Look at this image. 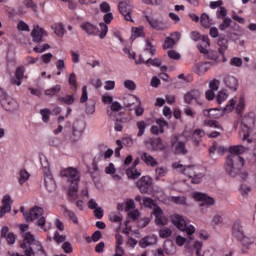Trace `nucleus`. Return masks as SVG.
Returning <instances> with one entry per match:
<instances>
[{
	"mask_svg": "<svg viewBox=\"0 0 256 256\" xmlns=\"http://www.w3.org/2000/svg\"><path fill=\"white\" fill-rule=\"evenodd\" d=\"M243 165H245V159L241 155L230 154L228 155L225 163V172L229 177H240L243 181L247 179V172L242 171Z\"/></svg>",
	"mask_w": 256,
	"mask_h": 256,
	"instance_id": "nucleus-1",
	"label": "nucleus"
},
{
	"mask_svg": "<svg viewBox=\"0 0 256 256\" xmlns=\"http://www.w3.org/2000/svg\"><path fill=\"white\" fill-rule=\"evenodd\" d=\"M24 242L20 245L23 249V253L26 256H47V252L41 245V242L35 239V236L31 232L23 234Z\"/></svg>",
	"mask_w": 256,
	"mask_h": 256,
	"instance_id": "nucleus-2",
	"label": "nucleus"
},
{
	"mask_svg": "<svg viewBox=\"0 0 256 256\" xmlns=\"http://www.w3.org/2000/svg\"><path fill=\"white\" fill-rule=\"evenodd\" d=\"M61 177H67L69 183H71V186L68 190V196L69 201L71 203H74V201H77L79 199V195H77L79 186L77 183H79V171L75 168H68L66 170H63L61 172Z\"/></svg>",
	"mask_w": 256,
	"mask_h": 256,
	"instance_id": "nucleus-3",
	"label": "nucleus"
},
{
	"mask_svg": "<svg viewBox=\"0 0 256 256\" xmlns=\"http://www.w3.org/2000/svg\"><path fill=\"white\" fill-rule=\"evenodd\" d=\"M173 168L179 169L180 173L187 175L194 185H199L203 181V177H205V174L195 171V165L183 166V164L176 162L173 164Z\"/></svg>",
	"mask_w": 256,
	"mask_h": 256,
	"instance_id": "nucleus-4",
	"label": "nucleus"
},
{
	"mask_svg": "<svg viewBox=\"0 0 256 256\" xmlns=\"http://www.w3.org/2000/svg\"><path fill=\"white\" fill-rule=\"evenodd\" d=\"M43 213L44 211L42 207L34 206L33 208L30 209L28 213H24V219L28 222L37 221L36 225L43 229L46 223L45 216H43Z\"/></svg>",
	"mask_w": 256,
	"mask_h": 256,
	"instance_id": "nucleus-5",
	"label": "nucleus"
},
{
	"mask_svg": "<svg viewBox=\"0 0 256 256\" xmlns=\"http://www.w3.org/2000/svg\"><path fill=\"white\" fill-rule=\"evenodd\" d=\"M172 223L175 227H177V229H179V231H186L187 235H189L188 243H190V241H193V237H191V235L195 233V226H187V221H185V218H183V216L179 214H175L172 216Z\"/></svg>",
	"mask_w": 256,
	"mask_h": 256,
	"instance_id": "nucleus-6",
	"label": "nucleus"
},
{
	"mask_svg": "<svg viewBox=\"0 0 256 256\" xmlns=\"http://www.w3.org/2000/svg\"><path fill=\"white\" fill-rule=\"evenodd\" d=\"M118 11L123 15L125 21H131L133 23V18L131 17V12L133 11V4L131 1L124 0L119 2L118 4Z\"/></svg>",
	"mask_w": 256,
	"mask_h": 256,
	"instance_id": "nucleus-7",
	"label": "nucleus"
},
{
	"mask_svg": "<svg viewBox=\"0 0 256 256\" xmlns=\"http://www.w3.org/2000/svg\"><path fill=\"white\" fill-rule=\"evenodd\" d=\"M140 193H151L153 191V179L150 176H143L136 182Z\"/></svg>",
	"mask_w": 256,
	"mask_h": 256,
	"instance_id": "nucleus-8",
	"label": "nucleus"
},
{
	"mask_svg": "<svg viewBox=\"0 0 256 256\" xmlns=\"http://www.w3.org/2000/svg\"><path fill=\"white\" fill-rule=\"evenodd\" d=\"M47 35L49 34L41 26L37 24L33 26V29L31 31V37L34 43H43V37H47Z\"/></svg>",
	"mask_w": 256,
	"mask_h": 256,
	"instance_id": "nucleus-9",
	"label": "nucleus"
},
{
	"mask_svg": "<svg viewBox=\"0 0 256 256\" xmlns=\"http://www.w3.org/2000/svg\"><path fill=\"white\" fill-rule=\"evenodd\" d=\"M103 21L99 24L101 32L99 34L100 39H105L107 33L109 32V26L111 21H113V13L109 12L103 16Z\"/></svg>",
	"mask_w": 256,
	"mask_h": 256,
	"instance_id": "nucleus-10",
	"label": "nucleus"
},
{
	"mask_svg": "<svg viewBox=\"0 0 256 256\" xmlns=\"http://www.w3.org/2000/svg\"><path fill=\"white\" fill-rule=\"evenodd\" d=\"M194 199L196 201H201L200 207H211V205H215V199L207 196V194H201L199 192L194 193Z\"/></svg>",
	"mask_w": 256,
	"mask_h": 256,
	"instance_id": "nucleus-11",
	"label": "nucleus"
},
{
	"mask_svg": "<svg viewBox=\"0 0 256 256\" xmlns=\"http://www.w3.org/2000/svg\"><path fill=\"white\" fill-rule=\"evenodd\" d=\"M1 105L5 111H9L10 113H13V111H17V109H19V104H17V101L9 96L2 100Z\"/></svg>",
	"mask_w": 256,
	"mask_h": 256,
	"instance_id": "nucleus-12",
	"label": "nucleus"
},
{
	"mask_svg": "<svg viewBox=\"0 0 256 256\" xmlns=\"http://www.w3.org/2000/svg\"><path fill=\"white\" fill-rule=\"evenodd\" d=\"M80 29L84 30V32L90 36L97 37V35H99V28L91 22H82Z\"/></svg>",
	"mask_w": 256,
	"mask_h": 256,
	"instance_id": "nucleus-13",
	"label": "nucleus"
},
{
	"mask_svg": "<svg viewBox=\"0 0 256 256\" xmlns=\"http://www.w3.org/2000/svg\"><path fill=\"white\" fill-rule=\"evenodd\" d=\"M23 77H25V68L23 66H18L15 70L14 77L10 79L11 85L21 86Z\"/></svg>",
	"mask_w": 256,
	"mask_h": 256,
	"instance_id": "nucleus-14",
	"label": "nucleus"
},
{
	"mask_svg": "<svg viewBox=\"0 0 256 256\" xmlns=\"http://www.w3.org/2000/svg\"><path fill=\"white\" fill-rule=\"evenodd\" d=\"M249 123H255L253 118L245 117L242 119V131L244 133L242 140L251 143V139H249Z\"/></svg>",
	"mask_w": 256,
	"mask_h": 256,
	"instance_id": "nucleus-15",
	"label": "nucleus"
},
{
	"mask_svg": "<svg viewBox=\"0 0 256 256\" xmlns=\"http://www.w3.org/2000/svg\"><path fill=\"white\" fill-rule=\"evenodd\" d=\"M145 19L148 21L149 25L157 31H164V29H167V24H164L163 21L159 19L152 18L149 15H146Z\"/></svg>",
	"mask_w": 256,
	"mask_h": 256,
	"instance_id": "nucleus-16",
	"label": "nucleus"
},
{
	"mask_svg": "<svg viewBox=\"0 0 256 256\" xmlns=\"http://www.w3.org/2000/svg\"><path fill=\"white\" fill-rule=\"evenodd\" d=\"M44 183L46 189L50 193H52V191H55V189L57 188V184H55V180L53 179V174H51V172L44 174Z\"/></svg>",
	"mask_w": 256,
	"mask_h": 256,
	"instance_id": "nucleus-17",
	"label": "nucleus"
},
{
	"mask_svg": "<svg viewBox=\"0 0 256 256\" xmlns=\"http://www.w3.org/2000/svg\"><path fill=\"white\" fill-rule=\"evenodd\" d=\"M224 84L230 91H237L239 87V81L234 76L228 75L224 78Z\"/></svg>",
	"mask_w": 256,
	"mask_h": 256,
	"instance_id": "nucleus-18",
	"label": "nucleus"
},
{
	"mask_svg": "<svg viewBox=\"0 0 256 256\" xmlns=\"http://www.w3.org/2000/svg\"><path fill=\"white\" fill-rule=\"evenodd\" d=\"M2 203L3 207L0 208V217H3L6 213H9V211H11V203H13V201L11 200V196L5 195Z\"/></svg>",
	"mask_w": 256,
	"mask_h": 256,
	"instance_id": "nucleus-19",
	"label": "nucleus"
},
{
	"mask_svg": "<svg viewBox=\"0 0 256 256\" xmlns=\"http://www.w3.org/2000/svg\"><path fill=\"white\" fill-rule=\"evenodd\" d=\"M232 235L235 239L240 241L245 236V232L243 231V226L239 222H235L232 227Z\"/></svg>",
	"mask_w": 256,
	"mask_h": 256,
	"instance_id": "nucleus-20",
	"label": "nucleus"
},
{
	"mask_svg": "<svg viewBox=\"0 0 256 256\" xmlns=\"http://www.w3.org/2000/svg\"><path fill=\"white\" fill-rule=\"evenodd\" d=\"M218 45H219L218 51H219L220 55H222V57H223V63H225V61H227V59L225 58V51L227 49H229V43L227 42V39L219 38Z\"/></svg>",
	"mask_w": 256,
	"mask_h": 256,
	"instance_id": "nucleus-21",
	"label": "nucleus"
},
{
	"mask_svg": "<svg viewBox=\"0 0 256 256\" xmlns=\"http://www.w3.org/2000/svg\"><path fill=\"white\" fill-rule=\"evenodd\" d=\"M199 97H201V92L199 90H191L190 92L186 93L184 97L185 103H187L188 105H191V102L193 100L197 101Z\"/></svg>",
	"mask_w": 256,
	"mask_h": 256,
	"instance_id": "nucleus-22",
	"label": "nucleus"
},
{
	"mask_svg": "<svg viewBox=\"0 0 256 256\" xmlns=\"http://www.w3.org/2000/svg\"><path fill=\"white\" fill-rule=\"evenodd\" d=\"M173 147H174V153L176 155H187V148H185V143L184 142L176 140L173 143Z\"/></svg>",
	"mask_w": 256,
	"mask_h": 256,
	"instance_id": "nucleus-23",
	"label": "nucleus"
},
{
	"mask_svg": "<svg viewBox=\"0 0 256 256\" xmlns=\"http://www.w3.org/2000/svg\"><path fill=\"white\" fill-rule=\"evenodd\" d=\"M140 247L145 249L151 245H157V238L155 236H147L140 240L139 242Z\"/></svg>",
	"mask_w": 256,
	"mask_h": 256,
	"instance_id": "nucleus-24",
	"label": "nucleus"
},
{
	"mask_svg": "<svg viewBox=\"0 0 256 256\" xmlns=\"http://www.w3.org/2000/svg\"><path fill=\"white\" fill-rule=\"evenodd\" d=\"M154 215L156 225H167V219L163 218V210L159 207L155 208Z\"/></svg>",
	"mask_w": 256,
	"mask_h": 256,
	"instance_id": "nucleus-25",
	"label": "nucleus"
},
{
	"mask_svg": "<svg viewBox=\"0 0 256 256\" xmlns=\"http://www.w3.org/2000/svg\"><path fill=\"white\" fill-rule=\"evenodd\" d=\"M141 159L146 165H149L150 167L157 166V160H155V158H153V156L147 152L142 153Z\"/></svg>",
	"mask_w": 256,
	"mask_h": 256,
	"instance_id": "nucleus-26",
	"label": "nucleus"
},
{
	"mask_svg": "<svg viewBox=\"0 0 256 256\" xmlns=\"http://www.w3.org/2000/svg\"><path fill=\"white\" fill-rule=\"evenodd\" d=\"M152 151H165V145H163V140L161 138H156L150 141Z\"/></svg>",
	"mask_w": 256,
	"mask_h": 256,
	"instance_id": "nucleus-27",
	"label": "nucleus"
},
{
	"mask_svg": "<svg viewBox=\"0 0 256 256\" xmlns=\"http://www.w3.org/2000/svg\"><path fill=\"white\" fill-rule=\"evenodd\" d=\"M126 175L128 179H139V177H141V171L137 170L135 167H130L127 169Z\"/></svg>",
	"mask_w": 256,
	"mask_h": 256,
	"instance_id": "nucleus-28",
	"label": "nucleus"
},
{
	"mask_svg": "<svg viewBox=\"0 0 256 256\" xmlns=\"http://www.w3.org/2000/svg\"><path fill=\"white\" fill-rule=\"evenodd\" d=\"M205 135V131L201 129H196L192 135V139L196 146H199V143H201V137Z\"/></svg>",
	"mask_w": 256,
	"mask_h": 256,
	"instance_id": "nucleus-29",
	"label": "nucleus"
},
{
	"mask_svg": "<svg viewBox=\"0 0 256 256\" xmlns=\"http://www.w3.org/2000/svg\"><path fill=\"white\" fill-rule=\"evenodd\" d=\"M52 29L57 37H63L65 35V27L61 23L53 24Z\"/></svg>",
	"mask_w": 256,
	"mask_h": 256,
	"instance_id": "nucleus-30",
	"label": "nucleus"
},
{
	"mask_svg": "<svg viewBox=\"0 0 256 256\" xmlns=\"http://www.w3.org/2000/svg\"><path fill=\"white\" fill-rule=\"evenodd\" d=\"M40 163L44 174L51 173V166L49 165V160H47L46 156H40Z\"/></svg>",
	"mask_w": 256,
	"mask_h": 256,
	"instance_id": "nucleus-31",
	"label": "nucleus"
},
{
	"mask_svg": "<svg viewBox=\"0 0 256 256\" xmlns=\"http://www.w3.org/2000/svg\"><path fill=\"white\" fill-rule=\"evenodd\" d=\"M215 151L218 155H223L227 149H225L223 146H218L217 143H214L209 149L210 155L215 153Z\"/></svg>",
	"mask_w": 256,
	"mask_h": 256,
	"instance_id": "nucleus-32",
	"label": "nucleus"
},
{
	"mask_svg": "<svg viewBox=\"0 0 256 256\" xmlns=\"http://www.w3.org/2000/svg\"><path fill=\"white\" fill-rule=\"evenodd\" d=\"M136 126L138 128L137 137H143V135H145V130L147 129V123L145 121H138Z\"/></svg>",
	"mask_w": 256,
	"mask_h": 256,
	"instance_id": "nucleus-33",
	"label": "nucleus"
},
{
	"mask_svg": "<svg viewBox=\"0 0 256 256\" xmlns=\"http://www.w3.org/2000/svg\"><path fill=\"white\" fill-rule=\"evenodd\" d=\"M200 23H201L202 27H205V29H209L212 25L211 18H209V15H207V14L201 15Z\"/></svg>",
	"mask_w": 256,
	"mask_h": 256,
	"instance_id": "nucleus-34",
	"label": "nucleus"
},
{
	"mask_svg": "<svg viewBox=\"0 0 256 256\" xmlns=\"http://www.w3.org/2000/svg\"><path fill=\"white\" fill-rule=\"evenodd\" d=\"M239 193L244 198L249 197V194L251 193V186H248L247 184H241L239 187Z\"/></svg>",
	"mask_w": 256,
	"mask_h": 256,
	"instance_id": "nucleus-35",
	"label": "nucleus"
},
{
	"mask_svg": "<svg viewBox=\"0 0 256 256\" xmlns=\"http://www.w3.org/2000/svg\"><path fill=\"white\" fill-rule=\"evenodd\" d=\"M81 131L77 130V128L73 127L72 128V134L70 136V141L71 143H77L79 139H81Z\"/></svg>",
	"mask_w": 256,
	"mask_h": 256,
	"instance_id": "nucleus-36",
	"label": "nucleus"
},
{
	"mask_svg": "<svg viewBox=\"0 0 256 256\" xmlns=\"http://www.w3.org/2000/svg\"><path fill=\"white\" fill-rule=\"evenodd\" d=\"M239 241H241L244 247H251L256 242V239L244 235Z\"/></svg>",
	"mask_w": 256,
	"mask_h": 256,
	"instance_id": "nucleus-37",
	"label": "nucleus"
},
{
	"mask_svg": "<svg viewBox=\"0 0 256 256\" xmlns=\"http://www.w3.org/2000/svg\"><path fill=\"white\" fill-rule=\"evenodd\" d=\"M110 119H112V121H115L116 125H115V130L116 131H123V126L119 123H121V119L117 118V116L115 115V113H108Z\"/></svg>",
	"mask_w": 256,
	"mask_h": 256,
	"instance_id": "nucleus-38",
	"label": "nucleus"
},
{
	"mask_svg": "<svg viewBox=\"0 0 256 256\" xmlns=\"http://www.w3.org/2000/svg\"><path fill=\"white\" fill-rule=\"evenodd\" d=\"M229 97V94H227V92H225V90H221L220 92H218L217 94V98L216 101L219 105H221V103H224V101H227V98Z\"/></svg>",
	"mask_w": 256,
	"mask_h": 256,
	"instance_id": "nucleus-39",
	"label": "nucleus"
},
{
	"mask_svg": "<svg viewBox=\"0 0 256 256\" xmlns=\"http://www.w3.org/2000/svg\"><path fill=\"white\" fill-rule=\"evenodd\" d=\"M204 125H206V127H214V129H220V131H223V126L215 120H205Z\"/></svg>",
	"mask_w": 256,
	"mask_h": 256,
	"instance_id": "nucleus-40",
	"label": "nucleus"
},
{
	"mask_svg": "<svg viewBox=\"0 0 256 256\" xmlns=\"http://www.w3.org/2000/svg\"><path fill=\"white\" fill-rule=\"evenodd\" d=\"M215 111H221V109H219V108H211L209 110H204L203 111V115L205 117H215V118L219 117L220 115H223V113H221V114H214Z\"/></svg>",
	"mask_w": 256,
	"mask_h": 256,
	"instance_id": "nucleus-41",
	"label": "nucleus"
},
{
	"mask_svg": "<svg viewBox=\"0 0 256 256\" xmlns=\"http://www.w3.org/2000/svg\"><path fill=\"white\" fill-rule=\"evenodd\" d=\"M137 37H145V33L143 32V27L132 28L131 39H137Z\"/></svg>",
	"mask_w": 256,
	"mask_h": 256,
	"instance_id": "nucleus-42",
	"label": "nucleus"
},
{
	"mask_svg": "<svg viewBox=\"0 0 256 256\" xmlns=\"http://www.w3.org/2000/svg\"><path fill=\"white\" fill-rule=\"evenodd\" d=\"M59 101H61V103H65L66 105H73V103H75V95H66L59 98Z\"/></svg>",
	"mask_w": 256,
	"mask_h": 256,
	"instance_id": "nucleus-43",
	"label": "nucleus"
},
{
	"mask_svg": "<svg viewBox=\"0 0 256 256\" xmlns=\"http://www.w3.org/2000/svg\"><path fill=\"white\" fill-rule=\"evenodd\" d=\"M63 209H64V213H66L69 219H71V221H73L77 225V223H79V220L77 219V215H75V212L67 209V207L65 206H63Z\"/></svg>",
	"mask_w": 256,
	"mask_h": 256,
	"instance_id": "nucleus-44",
	"label": "nucleus"
},
{
	"mask_svg": "<svg viewBox=\"0 0 256 256\" xmlns=\"http://www.w3.org/2000/svg\"><path fill=\"white\" fill-rule=\"evenodd\" d=\"M235 103H237V100L232 99L230 100L227 105L222 109V113H231L233 109H235Z\"/></svg>",
	"mask_w": 256,
	"mask_h": 256,
	"instance_id": "nucleus-45",
	"label": "nucleus"
},
{
	"mask_svg": "<svg viewBox=\"0 0 256 256\" xmlns=\"http://www.w3.org/2000/svg\"><path fill=\"white\" fill-rule=\"evenodd\" d=\"M231 23H233V20H231V18H224L223 22L219 25L220 31H225V29H229V27H231Z\"/></svg>",
	"mask_w": 256,
	"mask_h": 256,
	"instance_id": "nucleus-46",
	"label": "nucleus"
},
{
	"mask_svg": "<svg viewBox=\"0 0 256 256\" xmlns=\"http://www.w3.org/2000/svg\"><path fill=\"white\" fill-rule=\"evenodd\" d=\"M245 152V147L243 146H232L230 147V155H241Z\"/></svg>",
	"mask_w": 256,
	"mask_h": 256,
	"instance_id": "nucleus-47",
	"label": "nucleus"
},
{
	"mask_svg": "<svg viewBox=\"0 0 256 256\" xmlns=\"http://www.w3.org/2000/svg\"><path fill=\"white\" fill-rule=\"evenodd\" d=\"M193 71L197 73V75H203V73H207L209 71V67L205 65H195Z\"/></svg>",
	"mask_w": 256,
	"mask_h": 256,
	"instance_id": "nucleus-48",
	"label": "nucleus"
},
{
	"mask_svg": "<svg viewBox=\"0 0 256 256\" xmlns=\"http://www.w3.org/2000/svg\"><path fill=\"white\" fill-rule=\"evenodd\" d=\"M201 249H203V243L196 241L194 244V250L196 252V256H207V253L209 252H204L203 255H201Z\"/></svg>",
	"mask_w": 256,
	"mask_h": 256,
	"instance_id": "nucleus-49",
	"label": "nucleus"
},
{
	"mask_svg": "<svg viewBox=\"0 0 256 256\" xmlns=\"http://www.w3.org/2000/svg\"><path fill=\"white\" fill-rule=\"evenodd\" d=\"M172 234H173V231H171L170 228H162L159 231V235H160L161 239H167Z\"/></svg>",
	"mask_w": 256,
	"mask_h": 256,
	"instance_id": "nucleus-50",
	"label": "nucleus"
},
{
	"mask_svg": "<svg viewBox=\"0 0 256 256\" xmlns=\"http://www.w3.org/2000/svg\"><path fill=\"white\" fill-rule=\"evenodd\" d=\"M19 175H20V178H19L20 185H23V183L29 180V172H27L26 170H21Z\"/></svg>",
	"mask_w": 256,
	"mask_h": 256,
	"instance_id": "nucleus-51",
	"label": "nucleus"
},
{
	"mask_svg": "<svg viewBox=\"0 0 256 256\" xmlns=\"http://www.w3.org/2000/svg\"><path fill=\"white\" fill-rule=\"evenodd\" d=\"M175 47V40L171 39V37H167L163 44V49H173Z\"/></svg>",
	"mask_w": 256,
	"mask_h": 256,
	"instance_id": "nucleus-52",
	"label": "nucleus"
},
{
	"mask_svg": "<svg viewBox=\"0 0 256 256\" xmlns=\"http://www.w3.org/2000/svg\"><path fill=\"white\" fill-rule=\"evenodd\" d=\"M59 91H61V86L56 85V86H54V87H52V88H50V89H47V90L45 91V95H47V96H50V95H57V93H59Z\"/></svg>",
	"mask_w": 256,
	"mask_h": 256,
	"instance_id": "nucleus-53",
	"label": "nucleus"
},
{
	"mask_svg": "<svg viewBox=\"0 0 256 256\" xmlns=\"http://www.w3.org/2000/svg\"><path fill=\"white\" fill-rule=\"evenodd\" d=\"M146 51H149L151 55H155V52L157 51V48L153 45L151 40H146Z\"/></svg>",
	"mask_w": 256,
	"mask_h": 256,
	"instance_id": "nucleus-54",
	"label": "nucleus"
},
{
	"mask_svg": "<svg viewBox=\"0 0 256 256\" xmlns=\"http://www.w3.org/2000/svg\"><path fill=\"white\" fill-rule=\"evenodd\" d=\"M54 240L56 243H65V241H67V235H61L58 231H56L54 234Z\"/></svg>",
	"mask_w": 256,
	"mask_h": 256,
	"instance_id": "nucleus-55",
	"label": "nucleus"
},
{
	"mask_svg": "<svg viewBox=\"0 0 256 256\" xmlns=\"http://www.w3.org/2000/svg\"><path fill=\"white\" fill-rule=\"evenodd\" d=\"M69 85H71L73 91H77V78L75 77V73L70 74Z\"/></svg>",
	"mask_w": 256,
	"mask_h": 256,
	"instance_id": "nucleus-56",
	"label": "nucleus"
},
{
	"mask_svg": "<svg viewBox=\"0 0 256 256\" xmlns=\"http://www.w3.org/2000/svg\"><path fill=\"white\" fill-rule=\"evenodd\" d=\"M220 83L221 82L217 79L211 80L210 83H209L210 91H219Z\"/></svg>",
	"mask_w": 256,
	"mask_h": 256,
	"instance_id": "nucleus-57",
	"label": "nucleus"
},
{
	"mask_svg": "<svg viewBox=\"0 0 256 256\" xmlns=\"http://www.w3.org/2000/svg\"><path fill=\"white\" fill-rule=\"evenodd\" d=\"M223 223V217L221 215H215L211 220L212 227H217V225H221Z\"/></svg>",
	"mask_w": 256,
	"mask_h": 256,
	"instance_id": "nucleus-58",
	"label": "nucleus"
},
{
	"mask_svg": "<svg viewBox=\"0 0 256 256\" xmlns=\"http://www.w3.org/2000/svg\"><path fill=\"white\" fill-rule=\"evenodd\" d=\"M100 11H101V13H111V5H109V3H107V2H102L101 4H100Z\"/></svg>",
	"mask_w": 256,
	"mask_h": 256,
	"instance_id": "nucleus-59",
	"label": "nucleus"
},
{
	"mask_svg": "<svg viewBox=\"0 0 256 256\" xmlns=\"http://www.w3.org/2000/svg\"><path fill=\"white\" fill-rule=\"evenodd\" d=\"M216 15L218 19H225L227 17V9L225 7L218 8Z\"/></svg>",
	"mask_w": 256,
	"mask_h": 256,
	"instance_id": "nucleus-60",
	"label": "nucleus"
},
{
	"mask_svg": "<svg viewBox=\"0 0 256 256\" xmlns=\"http://www.w3.org/2000/svg\"><path fill=\"white\" fill-rule=\"evenodd\" d=\"M40 114L42 115V121L47 123V121H49V115H51V111L49 109H42L40 110Z\"/></svg>",
	"mask_w": 256,
	"mask_h": 256,
	"instance_id": "nucleus-61",
	"label": "nucleus"
},
{
	"mask_svg": "<svg viewBox=\"0 0 256 256\" xmlns=\"http://www.w3.org/2000/svg\"><path fill=\"white\" fill-rule=\"evenodd\" d=\"M86 113H87V115H93V113H95V102L87 103Z\"/></svg>",
	"mask_w": 256,
	"mask_h": 256,
	"instance_id": "nucleus-62",
	"label": "nucleus"
},
{
	"mask_svg": "<svg viewBox=\"0 0 256 256\" xmlns=\"http://www.w3.org/2000/svg\"><path fill=\"white\" fill-rule=\"evenodd\" d=\"M49 44H43V45H38L34 47L35 53H44V51H47L49 49Z\"/></svg>",
	"mask_w": 256,
	"mask_h": 256,
	"instance_id": "nucleus-63",
	"label": "nucleus"
},
{
	"mask_svg": "<svg viewBox=\"0 0 256 256\" xmlns=\"http://www.w3.org/2000/svg\"><path fill=\"white\" fill-rule=\"evenodd\" d=\"M62 249L64 251V253H73V246L69 243V242H64L62 244Z\"/></svg>",
	"mask_w": 256,
	"mask_h": 256,
	"instance_id": "nucleus-64",
	"label": "nucleus"
}]
</instances>
